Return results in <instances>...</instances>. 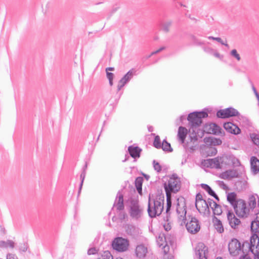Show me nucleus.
I'll return each mask as SVG.
<instances>
[{
  "instance_id": "nucleus-12",
  "label": "nucleus",
  "mask_w": 259,
  "mask_h": 259,
  "mask_svg": "<svg viewBox=\"0 0 259 259\" xmlns=\"http://www.w3.org/2000/svg\"><path fill=\"white\" fill-rule=\"evenodd\" d=\"M195 255L199 259H207L208 248L202 242L197 244L195 248Z\"/></svg>"
},
{
  "instance_id": "nucleus-28",
  "label": "nucleus",
  "mask_w": 259,
  "mask_h": 259,
  "mask_svg": "<svg viewBox=\"0 0 259 259\" xmlns=\"http://www.w3.org/2000/svg\"><path fill=\"white\" fill-rule=\"evenodd\" d=\"M143 180H144L142 177H139L136 179V180L135 182V186L136 187L137 191L140 194L142 193V184H143Z\"/></svg>"
},
{
  "instance_id": "nucleus-27",
  "label": "nucleus",
  "mask_w": 259,
  "mask_h": 259,
  "mask_svg": "<svg viewBox=\"0 0 259 259\" xmlns=\"http://www.w3.org/2000/svg\"><path fill=\"white\" fill-rule=\"evenodd\" d=\"M222 128L215 123L209 124V131L208 132L209 133H212L215 135H219L221 133Z\"/></svg>"
},
{
  "instance_id": "nucleus-16",
  "label": "nucleus",
  "mask_w": 259,
  "mask_h": 259,
  "mask_svg": "<svg viewBox=\"0 0 259 259\" xmlns=\"http://www.w3.org/2000/svg\"><path fill=\"white\" fill-rule=\"evenodd\" d=\"M224 127L227 132L234 135H238L241 132L240 129L237 125L230 122L225 123Z\"/></svg>"
},
{
  "instance_id": "nucleus-50",
  "label": "nucleus",
  "mask_w": 259,
  "mask_h": 259,
  "mask_svg": "<svg viewBox=\"0 0 259 259\" xmlns=\"http://www.w3.org/2000/svg\"><path fill=\"white\" fill-rule=\"evenodd\" d=\"M28 247V244L27 243H24L21 245L20 247V250L21 251L25 252L27 251Z\"/></svg>"
},
{
  "instance_id": "nucleus-38",
  "label": "nucleus",
  "mask_w": 259,
  "mask_h": 259,
  "mask_svg": "<svg viewBox=\"0 0 259 259\" xmlns=\"http://www.w3.org/2000/svg\"><path fill=\"white\" fill-rule=\"evenodd\" d=\"M201 187L205 190L209 195H211L214 194V191L210 188L209 186L205 184H201Z\"/></svg>"
},
{
  "instance_id": "nucleus-58",
  "label": "nucleus",
  "mask_w": 259,
  "mask_h": 259,
  "mask_svg": "<svg viewBox=\"0 0 259 259\" xmlns=\"http://www.w3.org/2000/svg\"><path fill=\"white\" fill-rule=\"evenodd\" d=\"M240 259H250L247 255H243L240 256Z\"/></svg>"
},
{
  "instance_id": "nucleus-64",
  "label": "nucleus",
  "mask_w": 259,
  "mask_h": 259,
  "mask_svg": "<svg viewBox=\"0 0 259 259\" xmlns=\"http://www.w3.org/2000/svg\"><path fill=\"white\" fill-rule=\"evenodd\" d=\"M204 50L205 51V52H208V51H213L212 49H210V48H204Z\"/></svg>"
},
{
  "instance_id": "nucleus-56",
  "label": "nucleus",
  "mask_w": 259,
  "mask_h": 259,
  "mask_svg": "<svg viewBox=\"0 0 259 259\" xmlns=\"http://www.w3.org/2000/svg\"><path fill=\"white\" fill-rule=\"evenodd\" d=\"M213 56L217 58H219L221 60H222L223 59V56L220 55L218 52H215L213 53Z\"/></svg>"
},
{
  "instance_id": "nucleus-10",
  "label": "nucleus",
  "mask_w": 259,
  "mask_h": 259,
  "mask_svg": "<svg viewBox=\"0 0 259 259\" xmlns=\"http://www.w3.org/2000/svg\"><path fill=\"white\" fill-rule=\"evenodd\" d=\"M238 115H239V112L232 107L220 110L217 113V117L221 118H226Z\"/></svg>"
},
{
  "instance_id": "nucleus-6",
  "label": "nucleus",
  "mask_w": 259,
  "mask_h": 259,
  "mask_svg": "<svg viewBox=\"0 0 259 259\" xmlns=\"http://www.w3.org/2000/svg\"><path fill=\"white\" fill-rule=\"evenodd\" d=\"M129 241L127 239L118 237L115 238L112 242V248L118 252H124L129 247Z\"/></svg>"
},
{
  "instance_id": "nucleus-33",
  "label": "nucleus",
  "mask_w": 259,
  "mask_h": 259,
  "mask_svg": "<svg viewBox=\"0 0 259 259\" xmlns=\"http://www.w3.org/2000/svg\"><path fill=\"white\" fill-rule=\"evenodd\" d=\"M101 256L98 259H113V257L108 250L103 251L99 252Z\"/></svg>"
},
{
  "instance_id": "nucleus-18",
  "label": "nucleus",
  "mask_w": 259,
  "mask_h": 259,
  "mask_svg": "<svg viewBox=\"0 0 259 259\" xmlns=\"http://www.w3.org/2000/svg\"><path fill=\"white\" fill-rule=\"evenodd\" d=\"M238 177V173L235 169H229L221 174V178L225 180H230Z\"/></svg>"
},
{
  "instance_id": "nucleus-39",
  "label": "nucleus",
  "mask_w": 259,
  "mask_h": 259,
  "mask_svg": "<svg viewBox=\"0 0 259 259\" xmlns=\"http://www.w3.org/2000/svg\"><path fill=\"white\" fill-rule=\"evenodd\" d=\"M161 144L160 139L159 136H156L154 138V140L153 142V146L157 149L161 148Z\"/></svg>"
},
{
  "instance_id": "nucleus-37",
  "label": "nucleus",
  "mask_w": 259,
  "mask_h": 259,
  "mask_svg": "<svg viewBox=\"0 0 259 259\" xmlns=\"http://www.w3.org/2000/svg\"><path fill=\"white\" fill-rule=\"evenodd\" d=\"M252 142L256 146H259V135L255 133H252L250 135Z\"/></svg>"
},
{
  "instance_id": "nucleus-53",
  "label": "nucleus",
  "mask_w": 259,
  "mask_h": 259,
  "mask_svg": "<svg viewBox=\"0 0 259 259\" xmlns=\"http://www.w3.org/2000/svg\"><path fill=\"white\" fill-rule=\"evenodd\" d=\"M251 87H252V91H253V93L255 94L256 98H259V94L257 92L255 88L254 87V86L252 83H251Z\"/></svg>"
},
{
  "instance_id": "nucleus-8",
  "label": "nucleus",
  "mask_w": 259,
  "mask_h": 259,
  "mask_svg": "<svg viewBox=\"0 0 259 259\" xmlns=\"http://www.w3.org/2000/svg\"><path fill=\"white\" fill-rule=\"evenodd\" d=\"M190 221L187 223L185 222V225L187 231L192 234H195L198 232L200 229V225L198 220L195 217L188 216Z\"/></svg>"
},
{
  "instance_id": "nucleus-13",
  "label": "nucleus",
  "mask_w": 259,
  "mask_h": 259,
  "mask_svg": "<svg viewBox=\"0 0 259 259\" xmlns=\"http://www.w3.org/2000/svg\"><path fill=\"white\" fill-rule=\"evenodd\" d=\"M227 215L230 227L234 229H237L241 224L240 220L237 218L234 213L231 210L228 211Z\"/></svg>"
},
{
  "instance_id": "nucleus-55",
  "label": "nucleus",
  "mask_w": 259,
  "mask_h": 259,
  "mask_svg": "<svg viewBox=\"0 0 259 259\" xmlns=\"http://www.w3.org/2000/svg\"><path fill=\"white\" fill-rule=\"evenodd\" d=\"M254 255V259H259V250L256 249L255 251H253V253H252Z\"/></svg>"
},
{
  "instance_id": "nucleus-49",
  "label": "nucleus",
  "mask_w": 259,
  "mask_h": 259,
  "mask_svg": "<svg viewBox=\"0 0 259 259\" xmlns=\"http://www.w3.org/2000/svg\"><path fill=\"white\" fill-rule=\"evenodd\" d=\"M212 137H205L203 139L204 142L207 144L209 145H212Z\"/></svg>"
},
{
  "instance_id": "nucleus-54",
  "label": "nucleus",
  "mask_w": 259,
  "mask_h": 259,
  "mask_svg": "<svg viewBox=\"0 0 259 259\" xmlns=\"http://www.w3.org/2000/svg\"><path fill=\"white\" fill-rule=\"evenodd\" d=\"M6 259H17V257L15 254H11V253H8L7 255Z\"/></svg>"
},
{
  "instance_id": "nucleus-30",
  "label": "nucleus",
  "mask_w": 259,
  "mask_h": 259,
  "mask_svg": "<svg viewBox=\"0 0 259 259\" xmlns=\"http://www.w3.org/2000/svg\"><path fill=\"white\" fill-rule=\"evenodd\" d=\"M172 21L171 20H168L164 22L161 24V29L165 33H167L170 30V28L172 25Z\"/></svg>"
},
{
  "instance_id": "nucleus-40",
  "label": "nucleus",
  "mask_w": 259,
  "mask_h": 259,
  "mask_svg": "<svg viewBox=\"0 0 259 259\" xmlns=\"http://www.w3.org/2000/svg\"><path fill=\"white\" fill-rule=\"evenodd\" d=\"M208 38L209 39L215 40L218 42L221 43L222 45H224L227 47H229V45H228V44L226 42H224L223 40L222 39V38L220 37H215L213 36H210L208 37Z\"/></svg>"
},
{
  "instance_id": "nucleus-25",
  "label": "nucleus",
  "mask_w": 259,
  "mask_h": 259,
  "mask_svg": "<svg viewBox=\"0 0 259 259\" xmlns=\"http://www.w3.org/2000/svg\"><path fill=\"white\" fill-rule=\"evenodd\" d=\"M227 199L233 207L238 203V199H237V194L235 192L229 193L227 194Z\"/></svg>"
},
{
  "instance_id": "nucleus-2",
  "label": "nucleus",
  "mask_w": 259,
  "mask_h": 259,
  "mask_svg": "<svg viewBox=\"0 0 259 259\" xmlns=\"http://www.w3.org/2000/svg\"><path fill=\"white\" fill-rule=\"evenodd\" d=\"M144 208L139 204L138 200L132 199L130 200L129 214L134 220H140L143 214Z\"/></svg>"
},
{
  "instance_id": "nucleus-45",
  "label": "nucleus",
  "mask_w": 259,
  "mask_h": 259,
  "mask_svg": "<svg viewBox=\"0 0 259 259\" xmlns=\"http://www.w3.org/2000/svg\"><path fill=\"white\" fill-rule=\"evenodd\" d=\"M107 77L109 80V84L111 86L113 85V79L114 77L113 73L111 72H106Z\"/></svg>"
},
{
  "instance_id": "nucleus-41",
  "label": "nucleus",
  "mask_w": 259,
  "mask_h": 259,
  "mask_svg": "<svg viewBox=\"0 0 259 259\" xmlns=\"http://www.w3.org/2000/svg\"><path fill=\"white\" fill-rule=\"evenodd\" d=\"M85 174H86V172L84 171V170L83 171H82L81 174H80V179L81 180V183H80V184L79 186L78 194H79L81 191L82 186L83 185V181H84L85 177Z\"/></svg>"
},
{
  "instance_id": "nucleus-35",
  "label": "nucleus",
  "mask_w": 259,
  "mask_h": 259,
  "mask_svg": "<svg viewBox=\"0 0 259 259\" xmlns=\"http://www.w3.org/2000/svg\"><path fill=\"white\" fill-rule=\"evenodd\" d=\"M166 212L167 215L169 214V211L170 209V208L171 207V195L166 194Z\"/></svg>"
},
{
  "instance_id": "nucleus-43",
  "label": "nucleus",
  "mask_w": 259,
  "mask_h": 259,
  "mask_svg": "<svg viewBox=\"0 0 259 259\" xmlns=\"http://www.w3.org/2000/svg\"><path fill=\"white\" fill-rule=\"evenodd\" d=\"M230 55L236 58L238 61H240L241 60L240 55L237 53L236 49L232 50L230 52Z\"/></svg>"
},
{
  "instance_id": "nucleus-60",
  "label": "nucleus",
  "mask_w": 259,
  "mask_h": 259,
  "mask_svg": "<svg viewBox=\"0 0 259 259\" xmlns=\"http://www.w3.org/2000/svg\"><path fill=\"white\" fill-rule=\"evenodd\" d=\"M114 70V68L113 67H108L106 69V72H108V71H113Z\"/></svg>"
},
{
  "instance_id": "nucleus-19",
  "label": "nucleus",
  "mask_w": 259,
  "mask_h": 259,
  "mask_svg": "<svg viewBox=\"0 0 259 259\" xmlns=\"http://www.w3.org/2000/svg\"><path fill=\"white\" fill-rule=\"evenodd\" d=\"M147 252V247L143 244L139 245L136 248L135 252L136 256L140 258H143L145 257Z\"/></svg>"
},
{
  "instance_id": "nucleus-14",
  "label": "nucleus",
  "mask_w": 259,
  "mask_h": 259,
  "mask_svg": "<svg viewBox=\"0 0 259 259\" xmlns=\"http://www.w3.org/2000/svg\"><path fill=\"white\" fill-rule=\"evenodd\" d=\"M134 70L133 69H132L129 70L123 76V77L120 79L117 85L118 91H120L121 89L132 78L134 75Z\"/></svg>"
},
{
  "instance_id": "nucleus-63",
  "label": "nucleus",
  "mask_w": 259,
  "mask_h": 259,
  "mask_svg": "<svg viewBox=\"0 0 259 259\" xmlns=\"http://www.w3.org/2000/svg\"><path fill=\"white\" fill-rule=\"evenodd\" d=\"M87 166H88V164H87V163L86 162L84 166L83 167L82 171H83L84 170V171L86 172L85 171H86V169L87 168Z\"/></svg>"
},
{
  "instance_id": "nucleus-9",
  "label": "nucleus",
  "mask_w": 259,
  "mask_h": 259,
  "mask_svg": "<svg viewBox=\"0 0 259 259\" xmlns=\"http://www.w3.org/2000/svg\"><path fill=\"white\" fill-rule=\"evenodd\" d=\"M228 250L232 256H237L241 250V243L236 238H233L228 243Z\"/></svg>"
},
{
  "instance_id": "nucleus-22",
  "label": "nucleus",
  "mask_w": 259,
  "mask_h": 259,
  "mask_svg": "<svg viewBox=\"0 0 259 259\" xmlns=\"http://www.w3.org/2000/svg\"><path fill=\"white\" fill-rule=\"evenodd\" d=\"M126 233L131 236H135L139 234V229L133 225H127L125 228Z\"/></svg>"
},
{
  "instance_id": "nucleus-46",
  "label": "nucleus",
  "mask_w": 259,
  "mask_h": 259,
  "mask_svg": "<svg viewBox=\"0 0 259 259\" xmlns=\"http://www.w3.org/2000/svg\"><path fill=\"white\" fill-rule=\"evenodd\" d=\"M99 250L97 249L95 247H92L88 249V254L89 255H92V254H99V252H98Z\"/></svg>"
},
{
  "instance_id": "nucleus-17",
  "label": "nucleus",
  "mask_w": 259,
  "mask_h": 259,
  "mask_svg": "<svg viewBox=\"0 0 259 259\" xmlns=\"http://www.w3.org/2000/svg\"><path fill=\"white\" fill-rule=\"evenodd\" d=\"M114 206L116 208V209L118 211L122 210L124 208L123 196L119 191L117 193L116 198L114 203Z\"/></svg>"
},
{
  "instance_id": "nucleus-1",
  "label": "nucleus",
  "mask_w": 259,
  "mask_h": 259,
  "mask_svg": "<svg viewBox=\"0 0 259 259\" xmlns=\"http://www.w3.org/2000/svg\"><path fill=\"white\" fill-rule=\"evenodd\" d=\"M164 196L162 194L156 195L155 198L151 197L149 195L147 211L149 216L151 218L160 215L163 210Z\"/></svg>"
},
{
  "instance_id": "nucleus-47",
  "label": "nucleus",
  "mask_w": 259,
  "mask_h": 259,
  "mask_svg": "<svg viewBox=\"0 0 259 259\" xmlns=\"http://www.w3.org/2000/svg\"><path fill=\"white\" fill-rule=\"evenodd\" d=\"M231 161L234 166H239L241 165L239 159L235 157L232 158Z\"/></svg>"
},
{
  "instance_id": "nucleus-48",
  "label": "nucleus",
  "mask_w": 259,
  "mask_h": 259,
  "mask_svg": "<svg viewBox=\"0 0 259 259\" xmlns=\"http://www.w3.org/2000/svg\"><path fill=\"white\" fill-rule=\"evenodd\" d=\"M212 140L213 142H212V145H213V146L220 145L222 143L221 140H220V139L212 138Z\"/></svg>"
},
{
  "instance_id": "nucleus-20",
  "label": "nucleus",
  "mask_w": 259,
  "mask_h": 259,
  "mask_svg": "<svg viewBox=\"0 0 259 259\" xmlns=\"http://www.w3.org/2000/svg\"><path fill=\"white\" fill-rule=\"evenodd\" d=\"M128 151L132 157L137 158L140 157L142 149L138 146H130Z\"/></svg>"
},
{
  "instance_id": "nucleus-23",
  "label": "nucleus",
  "mask_w": 259,
  "mask_h": 259,
  "mask_svg": "<svg viewBox=\"0 0 259 259\" xmlns=\"http://www.w3.org/2000/svg\"><path fill=\"white\" fill-rule=\"evenodd\" d=\"M187 134V130L183 126H180L178 130V137L181 143H184Z\"/></svg>"
},
{
  "instance_id": "nucleus-34",
  "label": "nucleus",
  "mask_w": 259,
  "mask_h": 259,
  "mask_svg": "<svg viewBox=\"0 0 259 259\" xmlns=\"http://www.w3.org/2000/svg\"><path fill=\"white\" fill-rule=\"evenodd\" d=\"M161 146V148H162L164 151L171 152L173 150L172 148L171 147L170 143H168L166 140H164L163 141Z\"/></svg>"
},
{
  "instance_id": "nucleus-24",
  "label": "nucleus",
  "mask_w": 259,
  "mask_h": 259,
  "mask_svg": "<svg viewBox=\"0 0 259 259\" xmlns=\"http://www.w3.org/2000/svg\"><path fill=\"white\" fill-rule=\"evenodd\" d=\"M213 223L214 228L219 233H222L224 231V227L222 222L217 217H214L213 218Z\"/></svg>"
},
{
  "instance_id": "nucleus-26",
  "label": "nucleus",
  "mask_w": 259,
  "mask_h": 259,
  "mask_svg": "<svg viewBox=\"0 0 259 259\" xmlns=\"http://www.w3.org/2000/svg\"><path fill=\"white\" fill-rule=\"evenodd\" d=\"M199 212H209V209L208 208V205H207L206 200L201 201L200 202V204L196 207Z\"/></svg>"
},
{
  "instance_id": "nucleus-36",
  "label": "nucleus",
  "mask_w": 259,
  "mask_h": 259,
  "mask_svg": "<svg viewBox=\"0 0 259 259\" xmlns=\"http://www.w3.org/2000/svg\"><path fill=\"white\" fill-rule=\"evenodd\" d=\"M256 198L254 195H252L249 197L248 205L250 208L252 209H254L256 206Z\"/></svg>"
},
{
  "instance_id": "nucleus-57",
  "label": "nucleus",
  "mask_w": 259,
  "mask_h": 259,
  "mask_svg": "<svg viewBox=\"0 0 259 259\" xmlns=\"http://www.w3.org/2000/svg\"><path fill=\"white\" fill-rule=\"evenodd\" d=\"M119 7L117 6L113 7L111 10L112 13H114L115 12H116L119 9Z\"/></svg>"
},
{
  "instance_id": "nucleus-5",
  "label": "nucleus",
  "mask_w": 259,
  "mask_h": 259,
  "mask_svg": "<svg viewBox=\"0 0 259 259\" xmlns=\"http://www.w3.org/2000/svg\"><path fill=\"white\" fill-rule=\"evenodd\" d=\"M177 213L179 221H181V225H183L186 222V204L184 197H181L177 199Z\"/></svg>"
},
{
  "instance_id": "nucleus-3",
  "label": "nucleus",
  "mask_w": 259,
  "mask_h": 259,
  "mask_svg": "<svg viewBox=\"0 0 259 259\" xmlns=\"http://www.w3.org/2000/svg\"><path fill=\"white\" fill-rule=\"evenodd\" d=\"M164 188L166 194L171 195V193L178 192L181 189V181L180 179L176 175H173L170 178L167 183L164 184Z\"/></svg>"
},
{
  "instance_id": "nucleus-15",
  "label": "nucleus",
  "mask_w": 259,
  "mask_h": 259,
  "mask_svg": "<svg viewBox=\"0 0 259 259\" xmlns=\"http://www.w3.org/2000/svg\"><path fill=\"white\" fill-rule=\"evenodd\" d=\"M249 244V251L251 253H253L254 248L256 249L259 250V237L258 236L254 233L250 238V243Z\"/></svg>"
},
{
  "instance_id": "nucleus-51",
  "label": "nucleus",
  "mask_w": 259,
  "mask_h": 259,
  "mask_svg": "<svg viewBox=\"0 0 259 259\" xmlns=\"http://www.w3.org/2000/svg\"><path fill=\"white\" fill-rule=\"evenodd\" d=\"M206 202L207 203V205H208V208L209 207L211 208V207L213 206V203L212 202H215L212 199L210 198H208L207 200H206Z\"/></svg>"
},
{
  "instance_id": "nucleus-42",
  "label": "nucleus",
  "mask_w": 259,
  "mask_h": 259,
  "mask_svg": "<svg viewBox=\"0 0 259 259\" xmlns=\"http://www.w3.org/2000/svg\"><path fill=\"white\" fill-rule=\"evenodd\" d=\"M153 167L155 170L157 172H159L161 170V166L160 164L157 162L156 160H154L153 161Z\"/></svg>"
},
{
  "instance_id": "nucleus-11",
  "label": "nucleus",
  "mask_w": 259,
  "mask_h": 259,
  "mask_svg": "<svg viewBox=\"0 0 259 259\" xmlns=\"http://www.w3.org/2000/svg\"><path fill=\"white\" fill-rule=\"evenodd\" d=\"M222 160L221 157H215L212 159H205L202 161V165L207 168H221L220 163Z\"/></svg>"
},
{
  "instance_id": "nucleus-29",
  "label": "nucleus",
  "mask_w": 259,
  "mask_h": 259,
  "mask_svg": "<svg viewBox=\"0 0 259 259\" xmlns=\"http://www.w3.org/2000/svg\"><path fill=\"white\" fill-rule=\"evenodd\" d=\"M15 247V243L12 240L0 241V247L13 248Z\"/></svg>"
},
{
  "instance_id": "nucleus-7",
  "label": "nucleus",
  "mask_w": 259,
  "mask_h": 259,
  "mask_svg": "<svg viewBox=\"0 0 259 259\" xmlns=\"http://www.w3.org/2000/svg\"><path fill=\"white\" fill-rule=\"evenodd\" d=\"M236 215L240 218H246L249 215V209L247 207L245 201L238 199V203L233 206Z\"/></svg>"
},
{
  "instance_id": "nucleus-31",
  "label": "nucleus",
  "mask_w": 259,
  "mask_h": 259,
  "mask_svg": "<svg viewBox=\"0 0 259 259\" xmlns=\"http://www.w3.org/2000/svg\"><path fill=\"white\" fill-rule=\"evenodd\" d=\"M250 228L251 231L254 232L255 234L259 232V220H257V217H256V220L251 222Z\"/></svg>"
},
{
  "instance_id": "nucleus-21",
  "label": "nucleus",
  "mask_w": 259,
  "mask_h": 259,
  "mask_svg": "<svg viewBox=\"0 0 259 259\" xmlns=\"http://www.w3.org/2000/svg\"><path fill=\"white\" fill-rule=\"evenodd\" d=\"M251 169L254 174H256L259 171V160L255 156H252L250 158Z\"/></svg>"
},
{
  "instance_id": "nucleus-61",
  "label": "nucleus",
  "mask_w": 259,
  "mask_h": 259,
  "mask_svg": "<svg viewBox=\"0 0 259 259\" xmlns=\"http://www.w3.org/2000/svg\"><path fill=\"white\" fill-rule=\"evenodd\" d=\"M169 249V247L168 246H166V245H164L163 246V250H164V253H166V249Z\"/></svg>"
},
{
  "instance_id": "nucleus-59",
  "label": "nucleus",
  "mask_w": 259,
  "mask_h": 259,
  "mask_svg": "<svg viewBox=\"0 0 259 259\" xmlns=\"http://www.w3.org/2000/svg\"><path fill=\"white\" fill-rule=\"evenodd\" d=\"M210 196L213 197L217 200L219 201V198L215 192L214 194H212Z\"/></svg>"
},
{
  "instance_id": "nucleus-4",
  "label": "nucleus",
  "mask_w": 259,
  "mask_h": 259,
  "mask_svg": "<svg viewBox=\"0 0 259 259\" xmlns=\"http://www.w3.org/2000/svg\"><path fill=\"white\" fill-rule=\"evenodd\" d=\"M207 116L208 114L205 111L194 112L188 115L187 119L191 124V127L193 129L202 123V118Z\"/></svg>"
},
{
  "instance_id": "nucleus-62",
  "label": "nucleus",
  "mask_w": 259,
  "mask_h": 259,
  "mask_svg": "<svg viewBox=\"0 0 259 259\" xmlns=\"http://www.w3.org/2000/svg\"><path fill=\"white\" fill-rule=\"evenodd\" d=\"M159 52H160L159 51V50H156L155 51H154V52H152L151 53V55H154L156 54H157V53H158Z\"/></svg>"
},
{
  "instance_id": "nucleus-52",
  "label": "nucleus",
  "mask_w": 259,
  "mask_h": 259,
  "mask_svg": "<svg viewBox=\"0 0 259 259\" xmlns=\"http://www.w3.org/2000/svg\"><path fill=\"white\" fill-rule=\"evenodd\" d=\"M219 185L224 190H227L228 189L227 186L223 181H219Z\"/></svg>"
},
{
  "instance_id": "nucleus-44",
  "label": "nucleus",
  "mask_w": 259,
  "mask_h": 259,
  "mask_svg": "<svg viewBox=\"0 0 259 259\" xmlns=\"http://www.w3.org/2000/svg\"><path fill=\"white\" fill-rule=\"evenodd\" d=\"M204 200L203 199L202 195L200 193L197 194L196 196V202H195V206L196 207H197V205L200 204V202L201 201Z\"/></svg>"
},
{
  "instance_id": "nucleus-32",
  "label": "nucleus",
  "mask_w": 259,
  "mask_h": 259,
  "mask_svg": "<svg viewBox=\"0 0 259 259\" xmlns=\"http://www.w3.org/2000/svg\"><path fill=\"white\" fill-rule=\"evenodd\" d=\"M213 206L211 207V209L213 211V213L214 215H219L222 213V210L221 205L217 204L216 202H213Z\"/></svg>"
}]
</instances>
